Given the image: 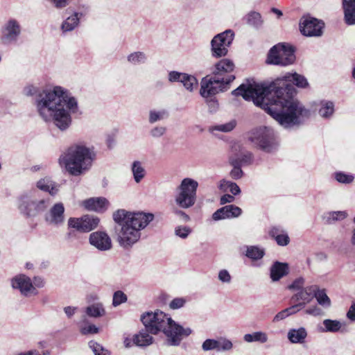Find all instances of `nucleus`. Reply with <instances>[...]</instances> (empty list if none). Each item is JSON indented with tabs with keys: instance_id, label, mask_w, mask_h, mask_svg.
Segmentation results:
<instances>
[{
	"instance_id": "f257e3e1",
	"label": "nucleus",
	"mask_w": 355,
	"mask_h": 355,
	"mask_svg": "<svg viewBox=\"0 0 355 355\" xmlns=\"http://www.w3.org/2000/svg\"><path fill=\"white\" fill-rule=\"evenodd\" d=\"M293 85L305 88L309 83L304 76L288 73L268 85L241 84L232 93L241 96L246 101H252L284 128H293L302 125L310 116V111L294 98Z\"/></svg>"
},
{
	"instance_id": "f03ea898",
	"label": "nucleus",
	"mask_w": 355,
	"mask_h": 355,
	"mask_svg": "<svg viewBox=\"0 0 355 355\" xmlns=\"http://www.w3.org/2000/svg\"><path fill=\"white\" fill-rule=\"evenodd\" d=\"M23 93L27 96L35 95L33 104L39 116L46 123H52L61 131L70 127L71 115L79 110L76 98L61 86L41 90L37 85H28Z\"/></svg>"
},
{
	"instance_id": "7ed1b4c3",
	"label": "nucleus",
	"mask_w": 355,
	"mask_h": 355,
	"mask_svg": "<svg viewBox=\"0 0 355 355\" xmlns=\"http://www.w3.org/2000/svg\"><path fill=\"white\" fill-rule=\"evenodd\" d=\"M113 219L118 224L117 241L121 247L130 248L141 238V231L154 219L151 213L130 212L118 209L113 214Z\"/></svg>"
},
{
	"instance_id": "20e7f679",
	"label": "nucleus",
	"mask_w": 355,
	"mask_h": 355,
	"mask_svg": "<svg viewBox=\"0 0 355 355\" xmlns=\"http://www.w3.org/2000/svg\"><path fill=\"white\" fill-rule=\"evenodd\" d=\"M141 320L146 330L150 334H157L162 331L166 337L167 344L170 346H178L184 337L192 333L189 327H183L159 310L144 313Z\"/></svg>"
},
{
	"instance_id": "39448f33",
	"label": "nucleus",
	"mask_w": 355,
	"mask_h": 355,
	"mask_svg": "<svg viewBox=\"0 0 355 355\" xmlns=\"http://www.w3.org/2000/svg\"><path fill=\"white\" fill-rule=\"evenodd\" d=\"M95 159L93 148L78 144L70 146L60 156L59 164L69 174L78 176L91 168Z\"/></svg>"
},
{
	"instance_id": "423d86ee",
	"label": "nucleus",
	"mask_w": 355,
	"mask_h": 355,
	"mask_svg": "<svg viewBox=\"0 0 355 355\" xmlns=\"http://www.w3.org/2000/svg\"><path fill=\"white\" fill-rule=\"evenodd\" d=\"M50 204V198L42 196L41 192L35 189L22 193L16 201L19 212L25 218L36 217L45 211Z\"/></svg>"
},
{
	"instance_id": "0eeeda50",
	"label": "nucleus",
	"mask_w": 355,
	"mask_h": 355,
	"mask_svg": "<svg viewBox=\"0 0 355 355\" xmlns=\"http://www.w3.org/2000/svg\"><path fill=\"white\" fill-rule=\"evenodd\" d=\"M248 140L259 150L271 153L277 150L278 142L275 131L267 126H259L248 132Z\"/></svg>"
},
{
	"instance_id": "6e6552de",
	"label": "nucleus",
	"mask_w": 355,
	"mask_h": 355,
	"mask_svg": "<svg viewBox=\"0 0 355 355\" xmlns=\"http://www.w3.org/2000/svg\"><path fill=\"white\" fill-rule=\"evenodd\" d=\"M295 60L293 46L288 44L279 43L270 49L266 62L270 64L287 66L292 64Z\"/></svg>"
},
{
	"instance_id": "1a4fd4ad",
	"label": "nucleus",
	"mask_w": 355,
	"mask_h": 355,
	"mask_svg": "<svg viewBox=\"0 0 355 355\" xmlns=\"http://www.w3.org/2000/svg\"><path fill=\"white\" fill-rule=\"evenodd\" d=\"M22 26L19 19L9 17L0 28V43L3 46L16 44L22 34Z\"/></svg>"
},
{
	"instance_id": "9d476101",
	"label": "nucleus",
	"mask_w": 355,
	"mask_h": 355,
	"mask_svg": "<svg viewBox=\"0 0 355 355\" xmlns=\"http://www.w3.org/2000/svg\"><path fill=\"white\" fill-rule=\"evenodd\" d=\"M235 79V76H228L226 77H205L202 79L201 87L200 90V95L204 98H208L214 96L220 92L227 90L229 84Z\"/></svg>"
},
{
	"instance_id": "9b49d317",
	"label": "nucleus",
	"mask_w": 355,
	"mask_h": 355,
	"mask_svg": "<svg viewBox=\"0 0 355 355\" xmlns=\"http://www.w3.org/2000/svg\"><path fill=\"white\" fill-rule=\"evenodd\" d=\"M234 37V33L230 29L215 35L210 42L212 57L219 58L225 56L228 53V49L232 43Z\"/></svg>"
},
{
	"instance_id": "f8f14e48",
	"label": "nucleus",
	"mask_w": 355,
	"mask_h": 355,
	"mask_svg": "<svg viewBox=\"0 0 355 355\" xmlns=\"http://www.w3.org/2000/svg\"><path fill=\"white\" fill-rule=\"evenodd\" d=\"M11 286L13 289L18 290L21 295L26 297L37 295L38 293L31 278L24 274L17 275L12 278Z\"/></svg>"
},
{
	"instance_id": "ddd939ff",
	"label": "nucleus",
	"mask_w": 355,
	"mask_h": 355,
	"mask_svg": "<svg viewBox=\"0 0 355 355\" xmlns=\"http://www.w3.org/2000/svg\"><path fill=\"white\" fill-rule=\"evenodd\" d=\"M89 244L101 252L109 251L112 248L110 236L105 231H96L89 236Z\"/></svg>"
},
{
	"instance_id": "4468645a",
	"label": "nucleus",
	"mask_w": 355,
	"mask_h": 355,
	"mask_svg": "<svg viewBox=\"0 0 355 355\" xmlns=\"http://www.w3.org/2000/svg\"><path fill=\"white\" fill-rule=\"evenodd\" d=\"M232 342L225 337H219L218 339L208 338L202 344L204 352L216 350L218 352H228L233 349Z\"/></svg>"
},
{
	"instance_id": "2eb2a0df",
	"label": "nucleus",
	"mask_w": 355,
	"mask_h": 355,
	"mask_svg": "<svg viewBox=\"0 0 355 355\" xmlns=\"http://www.w3.org/2000/svg\"><path fill=\"white\" fill-rule=\"evenodd\" d=\"M45 222L52 226L59 227L64 222V207L62 202L53 205L44 216Z\"/></svg>"
},
{
	"instance_id": "dca6fc26",
	"label": "nucleus",
	"mask_w": 355,
	"mask_h": 355,
	"mask_svg": "<svg viewBox=\"0 0 355 355\" xmlns=\"http://www.w3.org/2000/svg\"><path fill=\"white\" fill-rule=\"evenodd\" d=\"M324 23L315 18L305 19L300 23L301 33L308 37H320L322 35Z\"/></svg>"
},
{
	"instance_id": "f3484780",
	"label": "nucleus",
	"mask_w": 355,
	"mask_h": 355,
	"mask_svg": "<svg viewBox=\"0 0 355 355\" xmlns=\"http://www.w3.org/2000/svg\"><path fill=\"white\" fill-rule=\"evenodd\" d=\"M229 159L236 160L241 166L250 165L253 163L254 155L243 148L239 144H235L232 147L231 155Z\"/></svg>"
},
{
	"instance_id": "a211bd4d",
	"label": "nucleus",
	"mask_w": 355,
	"mask_h": 355,
	"mask_svg": "<svg viewBox=\"0 0 355 355\" xmlns=\"http://www.w3.org/2000/svg\"><path fill=\"white\" fill-rule=\"evenodd\" d=\"M242 214V209L234 205H225L217 209L213 214L214 220L218 221L227 218H237Z\"/></svg>"
},
{
	"instance_id": "6ab92c4d",
	"label": "nucleus",
	"mask_w": 355,
	"mask_h": 355,
	"mask_svg": "<svg viewBox=\"0 0 355 355\" xmlns=\"http://www.w3.org/2000/svg\"><path fill=\"white\" fill-rule=\"evenodd\" d=\"M234 68V64L231 60L222 59L214 64L213 73L218 78L234 76L232 74Z\"/></svg>"
},
{
	"instance_id": "aec40b11",
	"label": "nucleus",
	"mask_w": 355,
	"mask_h": 355,
	"mask_svg": "<svg viewBox=\"0 0 355 355\" xmlns=\"http://www.w3.org/2000/svg\"><path fill=\"white\" fill-rule=\"evenodd\" d=\"M82 205L88 211L104 212L109 206L108 200L105 198H91L84 200Z\"/></svg>"
},
{
	"instance_id": "412c9836",
	"label": "nucleus",
	"mask_w": 355,
	"mask_h": 355,
	"mask_svg": "<svg viewBox=\"0 0 355 355\" xmlns=\"http://www.w3.org/2000/svg\"><path fill=\"white\" fill-rule=\"evenodd\" d=\"M289 273L287 263L275 261L270 268V277L272 282H277Z\"/></svg>"
},
{
	"instance_id": "4be33fe9",
	"label": "nucleus",
	"mask_w": 355,
	"mask_h": 355,
	"mask_svg": "<svg viewBox=\"0 0 355 355\" xmlns=\"http://www.w3.org/2000/svg\"><path fill=\"white\" fill-rule=\"evenodd\" d=\"M307 336L308 332L303 327L290 329L287 333V338L292 344L304 343Z\"/></svg>"
},
{
	"instance_id": "5701e85b",
	"label": "nucleus",
	"mask_w": 355,
	"mask_h": 355,
	"mask_svg": "<svg viewBox=\"0 0 355 355\" xmlns=\"http://www.w3.org/2000/svg\"><path fill=\"white\" fill-rule=\"evenodd\" d=\"M198 187V182L189 178H184L179 187H178V191L187 193L191 196L196 198V192Z\"/></svg>"
},
{
	"instance_id": "b1692460",
	"label": "nucleus",
	"mask_w": 355,
	"mask_h": 355,
	"mask_svg": "<svg viewBox=\"0 0 355 355\" xmlns=\"http://www.w3.org/2000/svg\"><path fill=\"white\" fill-rule=\"evenodd\" d=\"M36 187L41 191L48 192L51 196H55L59 191L58 185L48 177L39 180L36 182Z\"/></svg>"
},
{
	"instance_id": "393cba45",
	"label": "nucleus",
	"mask_w": 355,
	"mask_h": 355,
	"mask_svg": "<svg viewBox=\"0 0 355 355\" xmlns=\"http://www.w3.org/2000/svg\"><path fill=\"white\" fill-rule=\"evenodd\" d=\"M131 172L133 176L134 181L139 184L146 176L147 171L145 168L144 164L139 160H135L130 166Z\"/></svg>"
},
{
	"instance_id": "a878e982",
	"label": "nucleus",
	"mask_w": 355,
	"mask_h": 355,
	"mask_svg": "<svg viewBox=\"0 0 355 355\" xmlns=\"http://www.w3.org/2000/svg\"><path fill=\"white\" fill-rule=\"evenodd\" d=\"M149 331L145 329L141 330L138 334L133 336V343L135 345L145 347L153 343V338L149 334Z\"/></svg>"
},
{
	"instance_id": "bb28decb",
	"label": "nucleus",
	"mask_w": 355,
	"mask_h": 355,
	"mask_svg": "<svg viewBox=\"0 0 355 355\" xmlns=\"http://www.w3.org/2000/svg\"><path fill=\"white\" fill-rule=\"evenodd\" d=\"M345 20L347 24H355V0H343Z\"/></svg>"
},
{
	"instance_id": "cd10ccee",
	"label": "nucleus",
	"mask_w": 355,
	"mask_h": 355,
	"mask_svg": "<svg viewBox=\"0 0 355 355\" xmlns=\"http://www.w3.org/2000/svg\"><path fill=\"white\" fill-rule=\"evenodd\" d=\"M342 328V323L337 320L325 319L321 325L318 326V329L321 333H336Z\"/></svg>"
},
{
	"instance_id": "c85d7f7f",
	"label": "nucleus",
	"mask_w": 355,
	"mask_h": 355,
	"mask_svg": "<svg viewBox=\"0 0 355 355\" xmlns=\"http://www.w3.org/2000/svg\"><path fill=\"white\" fill-rule=\"evenodd\" d=\"M148 57L144 51H135L130 53L127 57V62L130 65L138 66L147 63Z\"/></svg>"
},
{
	"instance_id": "c756f323",
	"label": "nucleus",
	"mask_w": 355,
	"mask_h": 355,
	"mask_svg": "<svg viewBox=\"0 0 355 355\" xmlns=\"http://www.w3.org/2000/svg\"><path fill=\"white\" fill-rule=\"evenodd\" d=\"M196 201V197L179 191H178L175 198V203L182 209H189L193 207L195 205Z\"/></svg>"
},
{
	"instance_id": "7c9ffc66",
	"label": "nucleus",
	"mask_w": 355,
	"mask_h": 355,
	"mask_svg": "<svg viewBox=\"0 0 355 355\" xmlns=\"http://www.w3.org/2000/svg\"><path fill=\"white\" fill-rule=\"evenodd\" d=\"M80 20L73 13L66 18L60 25V30L65 34L74 31L80 25Z\"/></svg>"
},
{
	"instance_id": "2f4dec72",
	"label": "nucleus",
	"mask_w": 355,
	"mask_h": 355,
	"mask_svg": "<svg viewBox=\"0 0 355 355\" xmlns=\"http://www.w3.org/2000/svg\"><path fill=\"white\" fill-rule=\"evenodd\" d=\"M318 114L323 119H330L334 113V103L330 101L323 100L318 105Z\"/></svg>"
},
{
	"instance_id": "473e14b6",
	"label": "nucleus",
	"mask_w": 355,
	"mask_h": 355,
	"mask_svg": "<svg viewBox=\"0 0 355 355\" xmlns=\"http://www.w3.org/2000/svg\"><path fill=\"white\" fill-rule=\"evenodd\" d=\"M348 216L345 211H328L323 214L322 219L327 224H333L337 221H341Z\"/></svg>"
},
{
	"instance_id": "72a5a7b5",
	"label": "nucleus",
	"mask_w": 355,
	"mask_h": 355,
	"mask_svg": "<svg viewBox=\"0 0 355 355\" xmlns=\"http://www.w3.org/2000/svg\"><path fill=\"white\" fill-rule=\"evenodd\" d=\"M301 306H302V304H296L279 311L274 316L272 322L275 323L279 322L287 318L290 315L297 313L300 310Z\"/></svg>"
},
{
	"instance_id": "f704fd0d",
	"label": "nucleus",
	"mask_w": 355,
	"mask_h": 355,
	"mask_svg": "<svg viewBox=\"0 0 355 355\" xmlns=\"http://www.w3.org/2000/svg\"><path fill=\"white\" fill-rule=\"evenodd\" d=\"M78 326L80 332L83 335L95 334L99 331L98 328L94 324H91L85 316L82 318L81 320L78 322Z\"/></svg>"
},
{
	"instance_id": "c9c22d12",
	"label": "nucleus",
	"mask_w": 355,
	"mask_h": 355,
	"mask_svg": "<svg viewBox=\"0 0 355 355\" xmlns=\"http://www.w3.org/2000/svg\"><path fill=\"white\" fill-rule=\"evenodd\" d=\"M86 314L92 318H100L106 313L104 306L102 303L98 302L88 306L85 309Z\"/></svg>"
},
{
	"instance_id": "e433bc0d",
	"label": "nucleus",
	"mask_w": 355,
	"mask_h": 355,
	"mask_svg": "<svg viewBox=\"0 0 355 355\" xmlns=\"http://www.w3.org/2000/svg\"><path fill=\"white\" fill-rule=\"evenodd\" d=\"M168 116V112L164 109L156 110L152 109L148 112V122L150 124L163 121Z\"/></svg>"
},
{
	"instance_id": "4c0bfd02",
	"label": "nucleus",
	"mask_w": 355,
	"mask_h": 355,
	"mask_svg": "<svg viewBox=\"0 0 355 355\" xmlns=\"http://www.w3.org/2000/svg\"><path fill=\"white\" fill-rule=\"evenodd\" d=\"M265 255L264 248L257 245H250L247 247L245 256L252 260H259Z\"/></svg>"
},
{
	"instance_id": "58836bf2",
	"label": "nucleus",
	"mask_w": 355,
	"mask_h": 355,
	"mask_svg": "<svg viewBox=\"0 0 355 355\" xmlns=\"http://www.w3.org/2000/svg\"><path fill=\"white\" fill-rule=\"evenodd\" d=\"M85 233L89 232L98 227L100 219L97 216L85 215L83 216Z\"/></svg>"
},
{
	"instance_id": "ea45409f",
	"label": "nucleus",
	"mask_w": 355,
	"mask_h": 355,
	"mask_svg": "<svg viewBox=\"0 0 355 355\" xmlns=\"http://www.w3.org/2000/svg\"><path fill=\"white\" fill-rule=\"evenodd\" d=\"M312 298L308 294L307 291L304 290V288L297 291L295 295H293L291 300L294 302H297V304H302V306H300V309L304 307L305 304L309 303Z\"/></svg>"
},
{
	"instance_id": "a19ab883",
	"label": "nucleus",
	"mask_w": 355,
	"mask_h": 355,
	"mask_svg": "<svg viewBox=\"0 0 355 355\" xmlns=\"http://www.w3.org/2000/svg\"><path fill=\"white\" fill-rule=\"evenodd\" d=\"M315 297L318 303L324 308L327 309L331 306V300L327 296L325 289H319V291L315 293Z\"/></svg>"
},
{
	"instance_id": "79ce46f5",
	"label": "nucleus",
	"mask_w": 355,
	"mask_h": 355,
	"mask_svg": "<svg viewBox=\"0 0 355 355\" xmlns=\"http://www.w3.org/2000/svg\"><path fill=\"white\" fill-rule=\"evenodd\" d=\"M68 229H73L79 232L85 233L83 219L80 218H69L67 223Z\"/></svg>"
},
{
	"instance_id": "37998d69",
	"label": "nucleus",
	"mask_w": 355,
	"mask_h": 355,
	"mask_svg": "<svg viewBox=\"0 0 355 355\" xmlns=\"http://www.w3.org/2000/svg\"><path fill=\"white\" fill-rule=\"evenodd\" d=\"M229 162L231 166H233V168L230 173L231 178L234 180L241 178L243 175V171L241 169V166L234 159H229Z\"/></svg>"
},
{
	"instance_id": "c03bdc74",
	"label": "nucleus",
	"mask_w": 355,
	"mask_h": 355,
	"mask_svg": "<svg viewBox=\"0 0 355 355\" xmlns=\"http://www.w3.org/2000/svg\"><path fill=\"white\" fill-rule=\"evenodd\" d=\"M181 83L184 85L186 89L191 92L198 85V80L195 76L186 73L184 79L182 80Z\"/></svg>"
},
{
	"instance_id": "a18cd8bd",
	"label": "nucleus",
	"mask_w": 355,
	"mask_h": 355,
	"mask_svg": "<svg viewBox=\"0 0 355 355\" xmlns=\"http://www.w3.org/2000/svg\"><path fill=\"white\" fill-rule=\"evenodd\" d=\"M88 345L94 355H110L108 350L94 340L89 341Z\"/></svg>"
},
{
	"instance_id": "49530a36",
	"label": "nucleus",
	"mask_w": 355,
	"mask_h": 355,
	"mask_svg": "<svg viewBox=\"0 0 355 355\" xmlns=\"http://www.w3.org/2000/svg\"><path fill=\"white\" fill-rule=\"evenodd\" d=\"M334 177L336 181L342 184H349L352 182L354 179L352 175L341 171L334 173Z\"/></svg>"
},
{
	"instance_id": "de8ad7c7",
	"label": "nucleus",
	"mask_w": 355,
	"mask_h": 355,
	"mask_svg": "<svg viewBox=\"0 0 355 355\" xmlns=\"http://www.w3.org/2000/svg\"><path fill=\"white\" fill-rule=\"evenodd\" d=\"M248 24L254 27H259L262 24L261 16L259 12H251L247 15Z\"/></svg>"
},
{
	"instance_id": "09e8293b",
	"label": "nucleus",
	"mask_w": 355,
	"mask_h": 355,
	"mask_svg": "<svg viewBox=\"0 0 355 355\" xmlns=\"http://www.w3.org/2000/svg\"><path fill=\"white\" fill-rule=\"evenodd\" d=\"M89 12V6L86 3H79L76 10L72 11L80 20L85 17Z\"/></svg>"
},
{
	"instance_id": "8fccbe9b",
	"label": "nucleus",
	"mask_w": 355,
	"mask_h": 355,
	"mask_svg": "<svg viewBox=\"0 0 355 355\" xmlns=\"http://www.w3.org/2000/svg\"><path fill=\"white\" fill-rule=\"evenodd\" d=\"M236 125L235 120H232L226 123L215 125L212 128V130H218L223 132L232 131Z\"/></svg>"
},
{
	"instance_id": "3c124183",
	"label": "nucleus",
	"mask_w": 355,
	"mask_h": 355,
	"mask_svg": "<svg viewBox=\"0 0 355 355\" xmlns=\"http://www.w3.org/2000/svg\"><path fill=\"white\" fill-rule=\"evenodd\" d=\"M127 300V295L123 291H117L113 295L112 305L116 307L122 303L126 302Z\"/></svg>"
},
{
	"instance_id": "603ef678",
	"label": "nucleus",
	"mask_w": 355,
	"mask_h": 355,
	"mask_svg": "<svg viewBox=\"0 0 355 355\" xmlns=\"http://www.w3.org/2000/svg\"><path fill=\"white\" fill-rule=\"evenodd\" d=\"M191 233V229L188 226L180 225L175 227V234L183 239H185Z\"/></svg>"
},
{
	"instance_id": "864d4df0",
	"label": "nucleus",
	"mask_w": 355,
	"mask_h": 355,
	"mask_svg": "<svg viewBox=\"0 0 355 355\" xmlns=\"http://www.w3.org/2000/svg\"><path fill=\"white\" fill-rule=\"evenodd\" d=\"M166 132V128L162 125H156L149 132L151 137L158 139L164 136Z\"/></svg>"
},
{
	"instance_id": "5fc2aeb1",
	"label": "nucleus",
	"mask_w": 355,
	"mask_h": 355,
	"mask_svg": "<svg viewBox=\"0 0 355 355\" xmlns=\"http://www.w3.org/2000/svg\"><path fill=\"white\" fill-rule=\"evenodd\" d=\"M218 278L220 282L224 284H230L232 282V277L230 272L225 269L220 270L218 272Z\"/></svg>"
},
{
	"instance_id": "6e6d98bb",
	"label": "nucleus",
	"mask_w": 355,
	"mask_h": 355,
	"mask_svg": "<svg viewBox=\"0 0 355 355\" xmlns=\"http://www.w3.org/2000/svg\"><path fill=\"white\" fill-rule=\"evenodd\" d=\"M186 299L184 297L174 298L169 304V307L171 309H178L184 306L186 304Z\"/></svg>"
},
{
	"instance_id": "4d7b16f0",
	"label": "nucleus",
	"mask_w": 355,
	"mask_h": 355,
	"mask_svg": "<svg viewBox=\"0 0 355 355\" xmlns=\"http://www.w3.org/2000/svg\"><path fill=\"white\" fill-rule=\"evenodd\" d=\"M185 73H180L175 71H172L168 73V80L171 83L174 82H180L181 83L182 80L184 79L185 76Z\"/></svg>"
},
{
	"instance_id": "13d9d810",
	"label": "nucleus",
	"mask_w": 355,
	"mask_h": 355,
	"mask_svg": "<svg viewBox=\"0 0 355 355\" xmlns=\"http://www.w3.org/2000/svg\"><path fill=\"white\" fill-rule=\"evenodd\" d=\"M277 243L281 246H286L290 242V238L285 230L282 234L277 236V237L275 239Z\"/></svg>"
},
{
	"instance_id": "bf43d9fd",
	"label": "nucleus",
	"mask_w": 355,
	"mask_h": 355,
	"mask_svg": "<svg viewBox=\"0 0 355 355\" xmlns=\"http://www.w3.org/2000/svg\"><path fill=\"white\" fill-rule=\"evenodd\" d=\"M57 10H62L67 7L70 0H48Z\"/></svg>"
},
{
	"instance_id": "052dcab7",
	"label": "nucleus",
	"mask_w": 355,
	"mask_h": 355,
	"mask_svg": "<svg viewBox=\"0 0 355 355\" xmlns=\"http://www.w3.org/2000/svg\"><path fill=\"white\" fill-rule=\"evenodd\" d=\"M304 284V279L302 277H298L293 282L288 286L290 290L300 291L303 288Z\"/></svg>"
},
{
	"instance_id": "680f3d73",
	"label": "nucleus",
	"mask_w": 355,
	"mask_h": 355,
	"mask_svg": "<svg viewBox=\"0 0 355 355\" xmlns=\"http://www.w3.org/2000/svg\"><path fill=\"white\" fill-rule=\"evenodd\" d=\"M254 337L255 342L261 343H266L268 340V336L266 332L255 331L254 332Z\"/></svg>"
},
{
	"instance_id": "e2e57ef3",
	"label": "nucleus",
	"mask_w": 355,
	"mask_h": 355,
	"mask_svg": "<svg viewBox=\"0 0 355 355\" xmlns=\"http://www.w3.org/2000/svg\"><path fill=\"white\" fill-rule=\"evenodd\" d=\"M79 239L78 232L73 229H68L65 234V239L69 242H72Z\"/></svg>"
},
{
	"instance_id": "0e129e2a",
	"label": "nucleus",
	"mask_w": 355,
	"mask_h": 355,
	"mask_svg": "<svg viewBox=\"0 0 355 355\" xmlns=\"http://www.w3.org/2000/svg\"><path fill=\"white\" fill-rule=\"evenodd\" d=\"M284 231H285V230H284L281 227H272L269 230L268 234L270 237L275 239L277 237V236L282 234Z\"/></svg>"
},
{
	"instance_id": "69168bd1",
	"label": "nucleus",
	"mask_w": 355,
	"mask_h": 355,
	"mask_svg": "<svg viewBox=\"0 0 355 355\" xmlns=\"http://www.w3.org/2000/svg\"><path fill=\"white\" fill-rule=\"evenodd\" d=\"M346 317L351 322H355V302H353L350 305L346 313Z\"/></svg>"
},
{
	"instance_id": "338daca9",
	"label": "nucleus",
	"mask_w": 355,
	"mask_h": 355,
	"mask_svg": "<svg viewBox=\"0 0 355 355\" xmlns=\"http://www.w3.org/2000/svg\"><path fill=\"white\" fill-rule=\"evenodd\" d=\"M305 313L308 315L318 316L322 314V310L317 306H313L306 309Z\"/></svg>"
},
{
	"instance_id": "774afa93",
	"label": "nucleus",
	"mask_w": 355,
	"mask_h": 355,
	"mask_svg": "<svg viewBox=\"0 0 355 355\" xmlns=\"http://www.w3.org/2000/svg\"><path fill=\"white\" fill-rule=\"evenodd\" d=\"M231 183L232 182L223 179L220 181L218 188L222 191H227V190L230 189Z\"/></svg>"
}]
</instances>
